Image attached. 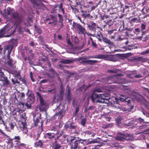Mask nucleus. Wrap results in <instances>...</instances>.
Wrapping results in <instances>:
<instances>
[{"mask_svg": "<svg viewBox=\"0 0 149 149\" xmlns=\"http://www.w3.org/2000/svg\"><path fill=\"white\" fill-rule=\"evenodd\" d=\"M46 20H49V21L48 23L49 24H52L53 23L57 22V17L51 15L49 18H47Z\"/></svg>", "mask_w": 149, "mask_h": 149, "instance_id": "obj_9", "label": "nucleus"}, {"mask_svg": "<svg viewBox=\"0 0 149 149\" xmlns=\"http://www.w3.org/2000/svg\"><path fill=\"white\" fill-rule=\"evenodd\" d=\"M117 70H109L108 72L110 73H116L117 72Z\"/></svg>", "mask_w": 149, "mask_h": 149, "instance_id": "obj_48", "label": "nucleus"}, {"mask_svg": "<svg viewBox=\"0 0 149 149\" xmlns=\"http://www.w3.org/2000/svg\"><path fill=\"white\" fill-rule=\"evenodd\" d=\"M77 127V125H75L73 123H70V124L67 123L64 126V127L66 130L68 129L71 130H74L73 132L75 134L78 133L77 131H76Z\"/></svg>", "mask_w": 149, "mask_h": 149, "instance_id": "obj_7", "label": "nucleus"}, {"mask_svg": "<svg viewBox=\"0 0 149 149\" xmlns=\"http://www.w3.org/2000/svg\"><path fill=\"white\" fill-rule=\"evenodd\" d=\"M149 53V49L146 50L145 51L141 53L142 55H144L145 54H148Z\"/></svg>", "mask_w": 149, "mask_h": 149, "instance_id": "obj_43", "label": "nucleus"}, {"mask_svg": "<svg viewBox=\"0 0 149 149\" xmlns=\"http://www.w3.org/2000/svg\"><path fill=\"white\" fill-rule=\"evenodd\" d=\"M99 142L96 141V139L93 140L91 141H89L88 142V144H91L92 143H99Z\"/></svg>", "mask_w": 149, "mask_h": 149, "instance_id": "obj_38", "label": "nucleus"}, {"mask_svg": "<svg viewBox=\"0 0 149 149\" xmlns=\"http://www.w3.org/2000/svg\"><path fill=\"white\" fill-rule=\"evenodd\" d=\"M47 82V80H43L42 81H40V83L42 84V83H46Z\"/></svg>", "mask_w": 149, "mask_h": 149, "instance_id": "obj_60", "label": "nucleus"}, {"mask_svg": "<svg viewBox=\"0 0 149 149\" xmlns=\"http://www.w3.org/2000/svg\"><path fill=\"white\" fill-rule=\"evenodd\" d=\"M3 124V125L4 126L5 125V124L4 122V121L2 119L1 120H0V125L2 124Z\"/></svg>", "mask_w": 149, "mask_h": 149, "instance_id": "obj_55", "label": "nucleus"}, {"mask_svg": "<svg viewBox=\"0 0 149 149\" xmlns=\"http://www.w3.org/2000/svg\"><path fill=\"white\" fill-rule=\"evenodd\" d=\"M95 92H97L98 93L100 92H102V90L99 88H97L94 90V92L93 93H95Z\"/></svg>", "mask_w": 149, "mask_h": 149, "instance_id": "obj_44", "label": "nucleus"}, {"mask_svg": "<svg viewBox=\"0 0 149 149\" xmlns=\"http://www.w3.org/2000/svg\"><path fill=\"white\" fill-rule=\"evenodd\" d=\"M7 62L8 66L11 68H14L15 67V66L12 63V61L11 59L7 60Z\"/></svg>", "mask_w": 149, "mask_h": 149, "instance_id": "obj_20", "label": "nucleus"}, {"mask_svg": "<svg viewBox=\"0 0 149 149\" xmlns=\"http://www.w3.org/2000/svg\"><path fill=\"white\" fill-rule=\"evenodd\" d=\"M134 78H140L141 77V75L139 74H137L136 75L134 74Z\"/></svg>", "mask_w": 149, "mask_h": 149, "instance_id": "obj_50", "label": "nucleus"}, {"mask_svg": "<svg viewBox=\"0 0 149 149\" xmlns=\"http://www.w3.org/2000/svg\"><path fill=\"white\" fill-rule=\"evenodd\" d=\"M95 37L97 38L99 41L101 42L102 40L101 39V37L102 36V35L101 32L99 31H98L97 32L96 31L95 32Z\"/></svg>", "mask_w": 149, "mask_h": 149, "instance_id": "obj_15", "label": "nucleus"}, {"mask_svg": "<svg viewBox=\"0 0 149 149\" xmlns=\"http://www.w3.org/2000/svg\"><path fill=\"white\" fill-rule=\"evenodd\" d=\"M74 60L72 59H63L61 60V62L64 64H69L73 63Z\"/></svg>", "mask_w": 149, "mask_h": 149, "instance_id": "obj_14", "label": "nucleus"}, {"mask_svg": "<svg viewBox=\"0 0 149 149\" xmlns=\"http://www.w3.org/2000/svg\"><path fill=\"white\" fill-rule=\"evenodd\" d=\"M58 16L59 18V22H61V25H62V22L63 20V17L62 16L59 14H58Z\"/></svg>", "mask_w": 149, "mask_h": 149, "instance_id": "obj_30", "label": "nucleus"}, {"mask_svg": "<svg viewBox=\"0 0 149 149\" xmlns=\"http://www.w3.org/2000/svg\"><path fill=\"white\" fill-rule=\"evenodd\" d=\"M61 146L59 144H56L54 146H53V149H59Z\"/></svg>", "mask_w": 149, "mask_h": 149, "instance_id": "obj_35", "label": "nucleus"}, {"mask_svg": "<svg viewBox=\"0 0 149 149\" xmlns=\"http://www.w3.org/2000/svg\"><path fill=\"white\" fill-rule=\"evenodd\" d=\"M86 122V118H83L81 119V124L83 126H85Z\"/></svg>", "mask_w": 149, "mask_h": 149, "instance_id": "obj_27", "label": "nucleus"}, {"mask_svg": "<svg viewBox=\"0 0 149 149\" xmlns=\"http://www.w3.org/2000/svg\"><path fill=\"white\" fill-rule=\"evenodd\" d=\"M63 135V132H62L61 133H60L59 135L57 136L56 138L57 139H58L61 136H62Z\"/></svg>", "mask_w": 149, "mask_h": 149, "instance_id": "obj_62", "label": "nucleus"}, {"mask_svg": "<svg viewBox=\"0 0 149 149\" xmlns=\"http://www.w3.org/2000/svg\"><path fill=\"white\" fill-rule=\"evenodd\" d=\"M81 16L82 17H83L84 19H86L87 18L89 19V17L90 16V14H85L84 13H83L81 15Z\"/></svg>", "mask_w": 149, "mask_h": 149, "instance_id": "obj_31", "label": "nucleus"}, {"mask_svg": "<svg viewBox=\"0 0 149 149\" xmlns=\"http://www.w3.org/2000/svg\"><path fill=\"white\" fill-rule=\"evenodd\" d=\"M88 27L89 28L90 30L91 31L94 33H95L96 31V28L95 26H92L90 25H88Z\"/></svg>", "mask_w": 149, "mask_h": 149, "instance_id": "obj_33", "label": "nucleus"}, {"mask_svg": "<svg viewBox=\"0 0 149 149\" xmlns=\"http://www.w3.org/2000/svg\"><path fill=\"white\" fill-rule=\"evenodd\" d=\"M104 22L106 24L108 25L109 26V27L111 26V25H113V23L112 21V20H109L108 21L106 22L105 21Z\"/></svg>", "mask_w": 149, "mask_h": 149, "instance_id": "obj_28", "label": "nucleus"}, {"mask_svg": "<svg viewBox=\"0 0 149 149\" xmlns=\"http://www.w3.org/2000/svg\"><path fill=\"white\" fill-rule=\"evenodd\" d=\"M92 47L94 48H97V45L96 44V43L94 42H92V44H91Z\"/></svg>", "mask_w": 149, "mask_h": 149, "instance_id": "obj_41", "label": "nucleus"}, {"mask_svg": "<svg viewBox=\"0 0 149 149\" xmlns=\"http://www.w3.org/2000/svg\"><path fill=\"white\" fill-rule=\"evenodd\" d=\"M26 95L28 96V97H32V95L33 96H34L32 92L29 91H28L27 93H26Z\"/></svg>", "mask_w": 149, "mask_h": 149, "instance_id": "obj_39", "label": "nucleus"}, {"mask_svg": "<svg viewBox=\"0 0 149 149\" xmlns=\"http://www.w3.org/2000/svg\"><path fill=\"white\" fill-rule=\"evenodd\" d=\"M45 138H48L49 139H52L54 137V134L51 133H46L45 135Z\"/></svg>", "mask_w": 149, "mask_h": 149, "instance_id": "obj_19", "label": "nucleus"}, {"mask_svg": "<svg viewBox=\"0 0 149 149\" xmlns=\"http://www.w3.org/2000/svg\"><path fill=\"white\" fill-rule=\"evenodd\" d=\"M97 6L96 5V6H93L91 7V10H94L97 7Z\"/></svg>", "mask_w": 149, "mask_h": 149, "instance_id": "obj_59", "label": "nucleus"}, {"mask_svg": "<svg viewBox=\"0 0 149 149\" xmlns=\"http://www.w3.org/2000/svg\"><path fill=\"white\" fill-rule=\"evenodd\" d=\"M36 94L40 100V104L39 106L40 110V111H45L48 107L47 103L44 102L43 98L39 92H36Z\"/></svg>", "mask_w": 149, "mask_h": 149, "instance_id": "obj_4", "label": "nucleus"}, {"mask_svg": "<svg viewBox=\"0 0 149 149\" xmlns=\"http://www.w3.org/2000/svg\"><path fill=\"white\" fill-rule=\"evenodd\" d=\"M49 72L53 76H54L56 74V72L54 70L52 69H51L49 70Z\"/></svg>", "mask_w": 149, "mask_h": 149, "instance_id": "obj_34", "label": "nucleus"}, {"mask_svg": "<svg viewBox=\"0 0 149 149\" xmlns=\"http://www.w3.org/2000/svg\"><path fill=\"white\" fill-rule=\"evenodd\" d=\"M146 25L143 24H142L141 25V28L142 30H144L146 28Z\"/></svg>", "mask_w": 149, "mask_h": 149, "instance_id": "obj_52", "label": "nucleus"}, {"mask_svg": "<svg viewBox=\"0 0 149 149\" xmlns=\"http://www.w3.org/2000/svg\"><path fill=\"white\" fill-rule=\"evenodd\" d=\"M57 26L58 27L59 29H61L62 28L63 26V22H62V25H61V22H59V23L57 24Z\"/></svg>", "mask_w": 149, "mask_h": 149, "instance_id": "obj_46", "label": "nucleus"}, {"mask_svg": "<svg viewBox=\"0 0 149 149\" xmlns=\"http://www.w3.org/2000/svg\"><path fill=\"white\" fill-rule=\"evenodd\" d=\"M79 111V108L78 107H76L75 111V114H77Z\"/></svg>", "mask_w": 149, "mask_h": 149, "instance_id": "obj_61", "label": "nucleus"}, {"mask_svg": "<svg viewBox=\"0 0 149 149\" xmlns=\"http://www.w3.org/2000/svg\"><path fill=\"white\" fill-rule=\"evenodd\" d=\"M39 122V120L38 118H36L35 120H34V125L36 127L38 125V124Z\"/></svg>", "mask_w": 149, "mask_h": 149, "instance_id": "obj_40", "label": "nucleus"}, {"mask_svg": "<svg viewBox=\"0 0 149 149\" xmlns=\"http://www.w3.org/2000/svg\"><path fill=\"white\" fill-rule=\"evenodd\" d=\"M115 101H112L111 102V106L115 108L119 111H123L127 112L130 111L127 108H125L123 106H122L121 104L122 101L124 102L126 101L127 98L123 95H121V97L120 98V100H117L116 98H115Z\"/></svg>", "mask_w": 149, "mask_h": 149, "instance_id": "obj_2", "label": "nucleus"}, {"mask_svg": "<svg viewBox=\"0 0 149 149\" xmlns=\"http://www.w3.org/2000/svg\"><path fill=\"white\" fill-rule=\"evenodd\" d=\"M106 55L104 54H99L96 56H95L93 57H92V58L100 59L102 58H104V59H105L106 56Z\"/></svg>", "mask_w": 149, "mask_h": 149, "instance_id": "obj_23", "label": "nucleus"}, {"mask_svg": "<svg viewBox=\"0 0 149 149\" xmlns=\"http://www.w3.org/2000/svg\"><path fill=\"white\" fill-rule=\"evenodd\" d=\"M7 10L8 15H10L11 14H12L14 13L13 9L10 7H8Z\"/></svg>", "mask_w": 149, "mask_h": 149, "instance_id": "obj_25", "label": "nucleus"}, {"mask_svg": "<svg viewBox=\"0 0 149 149\" xmlns=\"http://www.w3.org/2000/svg\"><path fill=\"white\" fill-rule=\"evenodd\" d=\"M26 146L25 144L24 143H21L19 145V148H21V147H24Z\"/></svg>", "mask_w": 149, "mask_h": 149, "instance_id": "obj_49", "label": "nucleus"}, {"mask_svg": "<svg viewBox=\"0 0 149 149\" xmlns=\"http://www.w3.org/2000/svg\"><path fill=\"white\" fill-rule=\"evenodd\" d=\"M13 139L15 141H18L20 139V138L19 136H15Z\"/></svg>", "mask_w": 149, "mask_h": 149, "instance_id": "obj_42", "label": "nucleus"}, {"mask_svg": "<svg viewBox=\"0 0 149 149\" xmlns=\"http://www.w3.org/2000/svg\"><path fill=\"white\" fill-rule=\"evenodd\" d=\"M85 133L86 134L89 135H90L91 134V132L90 131H86Z\"/></svg>", "mask_w": 149, "mask_h": 149, "instance_id": "obj_63", "label": "nucleus"}, {"mask_svg": "<svg viewBox=\"0 0 149 149\" xmlns=\"http://www.w3.org/2000/svg\"><path fill=\"white\" fill-rule=\"evenodd\" d=\"M66 91V96L67 100L70 101L71 100V96L70 95V88L68 86H67Z\"/></svg>", "mask_w": 149, "mask_h": 149, "instance_id": "obj_10", "label": "nucleus"}, {"mask_svg": "<svg viewBox=\"0 0 149 149\" xmlns=\"http://www.w3.org/2000/svg\"><path fill=\"white\" fill-rule=\"evenodd\" d=\"M5 28H3L0 30V38L3 37V35L5 33Z\"/></svg>", "mask_w": 149, "mask_h": 149, "instance_id": "obj_24", "label": "nucleus"}, {"mask_svg": "<svg viewBox=\"0 0 149 149\" xmlns=\"http://www.w3.org/2000/svg\"><path fill=\"white\" fill-rule=\"evenodd\" d=\"M143 5H149V2H147L146 0H145L144 2L142 3Z\"/></svg>", "mask_w": 149, "mask_h": 149, "instance_id": "obj_51", "label": "nucleus"}, {"mask_svg": "<svg viewBox=\"0 0 149 149\" xmlns=\"http://www.w3.org/2000/svg\"><path fill=\"white\" fill-rule=\"evenodd\" d=\"M7 77L1 70H0V81H2Z\"/></svg>", "mask_w": 149, "mask_h": 149, "instance_id": "obj_22", "label": "nucleus"}, {"mask_svg": "<svg viewBox=\"0 0 149 149\" xmlns=\"http://www.w3.org/2000/svg\"><path fill=\"white\" fill-rule=\"evenodd\" d=\"M60 105H59L58 106H57L56 108L55 109H53V111H54L56 109H58V110L60 109Z\"/></svg>", "mask_w": 149, "mask_h": 149, "instance_id": "obj_56", "label": "nucleus"}, {"mask_svg": "<svg viewBox=\"0 0 149 149\" xmlns=\"http://www.w3.org/2000/svg\"><path fill=\"white\" fill-rule=\"evenodd\" d=\"M80 25V24L74 22L72 23V26L75 29H78Z\"/></svg>", "mask_w": 149, "mask_h": 149, "instance_id": "obj_32", "label": "nucleus"}, {"mask_svg": "<svg viewBox=\"0 0 149 149\" xmlns=\"http://www.w3.org/2000/svg\"><path fill=\"white\" fill-rule=\"evenodd\" d=\"M65 114V111L63 109H61L59 111L58 113H55L54 116L55 118L56 116H58V118L60 120H61L64 116Z\"/></svg>", "mask_w": 149, "mask_h": 149, "instance_id": "obj_8", "label": "nucleus"}, {"mask_svg": "<svg viewBox=\"0 0 149 149\" xmlns=\"http://www.w3.org/2000/svg\"><path fill=\"white\" fill-rule=\"evenodd\" d=\"M25 95L24 93H21V98H24L25 97Z\"/></svg>", "mask_w": 149, "mask_h": 149, "instance_id": "obj_58", "label": "nucleus"}, {"mask_svg": "<svg viewBox=\"0 0 149 149\" xmlns=\"http://www.w3.org/2000/svg\"><path fill=\"white\" fill-rule=\"evenodd\" d=\"M13 17L17 22H19L21 21L20 17L17 13H14L12 14Z\"/></svg>", "mask_w": 149, "mask_h": 149, "instance_id": "obj_13", "label": "nucleus"}, {"mask_svg": "<svg viewBox=\"0 0 149 149\" xmlns=\"http://www.w3.org/2000/svg\"><path fill=\"white\" fill-rule=\"evenodd\" d=\"M122 74H118L116 75H111L108 77L105 83L108 84L117 83L119 84L124 83L123 80L120 78Z\"/></svg>", "mask_w": 149, "mask_h": 149, "instance_id": "obj_3", "label": "nucleus"}, {"mask_svg": "<svg viewBox=\"0 0 149 149\" xmlns=\"http://www.w3.org/2000/svg\"><path fill=\"white\" fill-rule=\"evenodd\" d=\"M135 74V73L134 72H131L128 75V77L130 78L133 79L134 78V74Z\"/></svg>", "mask_w": 149, "mask_h": 149, "instance_id": "obj_37", "label": "nucleus"}, {"mask_svg": "<svg viewBox=\"0 0 149 149\" xmlns=\"http://www.w3.org/2000/svg\"><path fill=\"white\" fill-rule=\"evenodd\" d=\"M79 144V141L76 140L72 144V145L71 146L72 149H77Z\"/></svg>", "mask_w": 149, "mask_h": 149, "instance_id": "obj_18", "label": "nucleus"}, {"mask_svg": "<svg viewBox=\"0 0 149 149\" xmlns=\"http://www.w3.org/2000/svg\"><path fill=\"white\" fill-rule=\"evenodd\" d=\"M125 117L124 116H119L118 117L116 121L118 124V126L120 128H122L123 127H125V126H131V125L133 123L132 121H131L129 122L127 124H122V122L123 121H126V120H125Z\"/></svg>", "mask_w": 149, "mask_h": 149, "instance_id": "obj_5", "label": "nucleus"}, {"mask_svg": "<svg viewBox=\"0 0 149 149\" xmlns=\"http://www.w3.org/2000/svg\"><path fill=\"white\" fill-rule=\"evenodd\" d=\"M100 146V145L95 146L94 148H93L91 149H99V147Z\"/></svg>", "mask_w": 149, "mask_h": 149, "instance_id": "obj_53", "label": "nucleus"}, {"mask_svg": "<svg viewBox=\"0 0 149 149\" xmlns=\"http://www.w3.org/2000/svg\"><path fill=\"white\" fill-rule=\"evenodd\" d=\"M137 19L136 18H133L131 20V21L133 22H135L136 20Z\"/></svg>", "mask_w": 149, "mask_h": 149, "instance_id": "obj_64", "label": "nucleus"}, {"mask_svg": "<svg viewBox=\"0 0 149 149\" xmlns=\"http://www.w3.org/2000/svg\"><path fill=\"white\" fill-rule=\"evenodd\" d=\"M32 103H31L29 101H28L25 104V106L28 109H31V108Z\"/></svg>", "mask_w": 149, "mask_h": 149, "instance_id": "obj_26", "label": "nucleus"}, {"mask_svg": "<svg viewBox=\"0 0 149 149\" xmlns=\"http://www.w3.org/2000/svg\"><path fill=\"white\" fill-rule=\"evenodd\" d=\"M43 145V143L40 140L38 142H36L34 143L35 146L41 148Z\"/></svg>", "mask_w": 149, "mask_h": 149, "instance_id": "obj_17", "label": "nucleus"}, {"mask_svg": "<svg viewBox=\"0 0 149 149\" xmlns=\"http://www.w3.org/2000/svg\"><path fill=\"white\" fill-rule=\"evenodd\" d=\"M3 82L2 84L3 86H10V82L8 79L7 77L1 81Z\"/></svg>", "mask_w": 149, "mask_h": 149, "instance_id": "obj_11", "label": "nucleus"}, {"mask_svg": "<svg viewBox=\"0 0 149 149\" xmlns=\"http://www.w3.org/2000/svg\"><path fill=\"white\" fill-rule=\"evenodd\" d=\"M74 42L78 44L79 42V40L77 37H75L74 40Z\"/></svg>", "mask_w": 149, "mask_h": 149, "instance_id": "obj_47", "label": "nucleus"}, {"mask_svg": "<svg viewBox=\"0 0 149 149\" xmlns=\"http://www.w3.org/2000/svg\"><path fill=\"white\" fill-rule=\"evenodd\" d=\"M32 72H31L30 73V77L31 78V80L33 82H34L35 80L33 79V75H32Z\"/></svg>", "mask_w": 149, "mask_h": 149, "instance_id": "obj_45", "label": "nucleus"}, {"mask_svg": "<svg viewBox=\"0 0 149 149\" xmlns=\"http://www.w3.org/2000/svg\"><path fill=\"white\" fill-rule=\"evenodd\" d=\"M102 40L104 42L108 43L111 45L113 46L114 45V43L113 42L106 38H103Z\"/></svg>", "mask_w": 149, "mask_h": 149, "instance_id": "obj_16", "label": "nucleus"}, {"mask_svg": "<svg viewBox=\"0 0 149 149\" xmlns=\"http://www.w3.org/2000/svg\"><path fill=\"white\" fill-rule=\"evenodd\" d=\"M116 139L119 141H123L124 140H131V137L128 134H124L119 133L116 137Z\"/></svg>", "mask_w": 149, "mask_h": 149, "instance_id": "obj_6", "label": "nucleus"}, {"mask_svg": "<svg viewBox=\"0 0 149 149\" xmlns=\"http://www.w3.org/2000/svg\"><path fill=\"white\" fill-rule=\"evenodd\" d=\"M67 42L68 45H70L71 46H72V44L70 40L69 39H68V40H67Z\"/></svg>", "mask_w": 149, "mask_h": 149, "instance_id": "obj_54", "label": "nucleus"}, {"mask_svg": "<svg viewBox=\"0 0 149 149\" xmlns=\"http://www.w3.org/2000/svg\"><path fill=\"white\" fill-rule=\"evenodd\" d=\"M63 94L64 91L62 89H61L60 91V100H61L62 99Z\"/></svg>", "mask_w": 149, "mask_h": 149, "instance_id": "obj_36", "label": "nucleus"}, {"mask_svg": "<svg viewBox=\"0 0 149 149\" xmlns=\"http://www.w3.org/2000/svg\"><path fill=\"white\" fill-rule=\"evenodd\" d=\"M32 97H28V101H29L31 103L33 104L35 98L34 96H33L32 95Z\"/></svg>", "mask_w": 149, "mask_h": 149, "instance_id": "obj_29", "label": "nucleus"}, {"mask_svg": "<svg viewBox=\"0 0 149 149\" xmlns=\"http://www.w3.org/2000/svg\"><path fill=\"white\" fill-rule=\"evenodd\" d=\"M10 127L11 129H13L14 127V125L13 123H11L10 124Z\"/></svg>", "mask_w": 149, "mask_h": 149, "instance_id": "obj_57", "label": "nucleus"}, {"mask_svg": "<svg viewBox=\"0 0 149 149\" xmlns=\"http://www.w3.org/2000/svg\"><path fill=\"white\" fill-rule=\"evenodd\" d=\"M109 94L108 92H104L102 93L98 94L93 93L91 96V98L93 102H99L107 103L109 102L108 99L106 98L108 97Z\"/></svg>", "mask_w": 149, "mask_h": 149, "instance_id": "obj_1", "label": "nucleus"}, {"mask_svg": "<svg viewBox=\"0 0 149 149\" xmlns=\"http://www.w3.org/2000/svg\"><path fill=\"white\" fill-rule=\"evenodd\" d=\"M78 29L82 33L85 34V33H86V29L84 27H82L80 24Z\"/></svg>", "mask_w": 149, "mask_h": 149, "instance_id": "obj_21", "label": "nucleus"}, {"mask_svg": "<svg viewBox=\"0 0 149 149\" xmlns=\"http://www.w3.org/2000/svg\"><path fill=\"white\" fill-rule=\"evenodd\" d=\"M105 59H107L110 61L115 62L116 61L115 58V56L113 55H106Z\"/></svg>", "mask_w": 149, "mask_h": 149, "instance_id": "obj_12", "label": "nucleus"}]
</instances>
